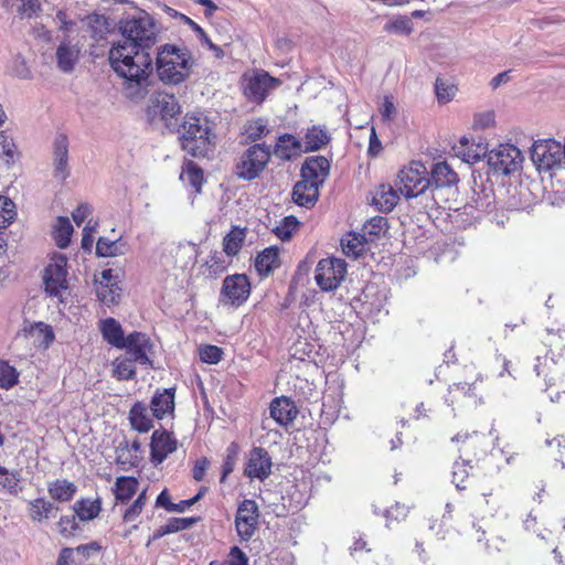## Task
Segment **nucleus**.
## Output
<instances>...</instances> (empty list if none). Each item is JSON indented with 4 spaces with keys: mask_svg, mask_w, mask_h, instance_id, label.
I'll list each match as a JSON object with an SVG mask.
<instances>
[{
    "mask_svg": "<svg viewBox=\"0 0 565 565\" xmlns=\"http://www.w3.org/2000/svg\"><path fill=\"white\" fill-rule=\"evenodd\" d=\"M108 61L116 75L122 79L121 92L126 98L139 103L149 95L153 71L150 50L114 41Z\"/></svg>",
    "mask_w": 565,
    "mask_h": 565,
    "instance_id": "1",
    "label": "nucleus"
},
{
    "mask_svg": "<svg viewBox=\"0 0 565 565\" xmlns=\"http://www.w3.org/2000/svg\"><path fill=\"white\" fill-rule=\"evenodd\" d=\"M181 149L193 158H210L215 149V135L206 117L186 114L178 128Z\"/></svg>",
    "mask_w": 565,
    "mask_h": 565,
    "instance_id": "2",
    "label": "nucleus"
},
{
    "mask_svg": "<svg viewBox=\"0 0 565 565\" xmlns=\"http://www.w3.org/2000/svg\"><path fill=\"white\" fill-rule=\"evenodd\" d=\"M195 64V58L186 46L164 44L157 50L156 71L164 84H181L190 77Z\"/></svg>",
    "mask_w": 565,
    "mask_h": 565,
    "instance_id": "3",
    "label": "nucleus"
},
{
    "mask_svg": "<svg viewBox=\"0 0 565 565\" xmlns=\"http://www.w3.org/2000/svg\"><path fill=\"white\" fill-rule=\"evenodd\" d=\"M121 38L117 42L150 50L158 41L159 30L153 18L141 10L135 15H128L119 22Z\"/></svg>",
    "mask_w": 565,
    "mask_h": 565,
    "instance_id": "4",
    "label": "nucleus"
},
{
    "mask_svg": "<svg viewBox=\"0 0 565 565\" xmlns=\"http://www.w3.org/2000/svg\"><path fill=\"white\" fill-rule=\"evenodd\" d=\"M397 179L398 191L407 200L419 198L423 205L428 202L430 180L427 177V169L422 162L412 161L409 166L399 171Z\"/></svg>",
    "mask_w": 565,
    "mask_h": 565,
    "instance_id": "5",
    "label": "nucleus"
},
{
    "mask_svg": "<svg viewBox=\"0 0 565 565\" xmlns=\"http://www.w3.org/2000/svg\"><path fill=\"white\" fill-rule=\"evenodd\" d=\"M67 275V257L62 254L52 257L43 271L44 290L49 297L64 301L68 292Z\"/></svg>",
    "mask_w": 565,
    "mask_h": 565,
    "instance_id": "6",
    "label": "nucleus"
},
{
    "mask_svg": "<svg viewBox=\"0 0 565 565\" xmlns=\"http://www.w3.org/2000/svg\"><path fill=\"white\" fill-rule=\"evenodd\" d=\"M270 156V146L264 142L248 147L236 163V175L246 181L256 179L266 168Z\"/></svg>",
    "mask_w": 565,
    "mask_h": 565,
    "instance_id": "7",
    "label": "nucleus"
},
{
    "mask_svg": "<svg viewBox=\"0 0 565 565\" xmlns=\"http://www.w3.org/2000/svg\"><path fill=\"white\" fill-rule=\"evenodd\" d=\"M430 188H429V200L424 203V209H434L439 206L441 198V191L444 189L451 191L457 188L459 181L458 174L454 169L445 161L433 163L430 168Z\"/></svg>",
    "mask_w": 565,
    "mask_h": 565,
    "instance_id": "8",
    "label": "nucleus"
},
{
    "mask_svg": "<svg viewBox=\"0 0 565 565\" xmlns=\"http://www.w3.org/2000/svg\"><path fill=\"white\" fill-rule=\"evenodd\" d=\"M532 160L540 170L565 168V145L562 146L555 140L535 142L532 148Z\"/></svg>",
    "mask_w": 565,
    "mask_h": 565,
    "instance_id": "9",
    "label": "nucleus"
},
{
    "mask_svg": "<svg viewBox=\"0 0 565 565\" xmlns=\"http://www.w3.org/2000/svg\"><path fill=\"white\" fill-rule=\"evenodd\" d=\"M347 274V264L343 259L329 257L319 260L315 280L323 291L337 289Z\"/></svg>",
    "mask_w": 565,
    "mask_h": 565,
    "instance_id": "10",
    "label": "nucleus"
},
{
    "mask_svg": "<svg viewBox=\"0 0 565 565\" xmlns=\"http://www.w3.org/2000/svg\"><path fill=\"white\" fill-rule=\"evenodd\" d=\"M250 295V282L245 274L226 276L220 291V302L225 306L239 307Z\"/></svg>",
    "mask_w": 565,
    "mask_h": 565,
    "instance_id": "11",
    "label": "nucleus"
},
{
    "mask_svg": "<svg viewBox=\"0 0 565 565\" xmlns=\"http://www.w3.org/2000/svg\"><path fill=\"white\" fill-rule=\"evenodd\" d=\"M523 157L513 145H500L488 153V164L495 173L511 174L521 168Z\"/></svg>",
    "mask_w": 565,
    "mask_h": 565,
    "instance_id": "12",
    "label": "nucleus"
},
{
    "mask_svg": "<svg viewBox=\"0 0 565 565\" xmlns=\"http://www.w3.org/2000/svg\"><path fill=\"white\" fill-rule=\"evenodd\" d=\"M281 81L270 76L266 71H256L245 77L244 94L248 100L263 103L268 94L281 85Z\"/></svg>",
    "mask_w": 565,
    "mask_h": 565,
    "instance_id": "13",
    "label": "nucleus"
},
{
    "mask_svg": "<svg viewBox=\"0 0 565 565\" xmlns=\"http://www.w3.org/2000/svg\"><path fill=\"white\" fill-rule=\"evenodd\" d=\"M259 511L254 500L245 499L237 508L235 527L242 541H249L258 524Z\"/></svg>",
    "mask_w": 565,
    "mask_h": 565,
    "instance_id": "14",
    "label": "nucleus"
},
{
    "mask_svg": "<svg viewBox=\"0 0 565 565\" xmlns=\"http://www.w3.org/2000/svg\"><path fill=\"white\" fill-rule=\"evenodd\" d=\"M126 356L140 365H152L150 355L153 353V343L150 337L143 332H131L126 337Z\"/></svg>",
    "mask_w": 565,
    "mask_h": 565,
    "instance_id": "15",
    "label": "nucleus"
},
{
    "mask_svg": "<svg viewBox=\"0 0 565 565\" xmlns=\"http://www.w3.org/2000/svg\"><path fill=\"white\" fill-rule=\"evenodd\" d=\"M273 461L268 451L263 447H254L247 457L244 475L249 479L264 481L271 473Z\"/></svg>",
    "mask_w": 565,
    "mask_h": 565,
    "instance_id": "16",
    "label": "nucleus"
},
{
    "mask_svg": "<svg viewBox=\"0 0 565 565\" xmlns=\"http://www.w3.org/2000/svg\"><path fill=\"white\" fill-rule=\"evenodd\" d=\"M178 441L171 433L166 429H156L151 436L150 460L154 466L164 461V459L177 450Z\"/></svg>",
    "mask_w": 565,
    "mask_h": 565,
    "instance_id": "17",
    "label": "nucleus"
},
{
    "mask_svg": "<svg viewBox=\"0 0 565 565\" xmlns=\"http://www.w3.org/2000/svg\"><path fill=\"white\" fill-rule=\"evenodd\" d=\"M68 138L64 134H57L53 141V175L61 181L70 175L68 169Z\"/></svg>",
    "mask_w": 565,
    "mask_h": 565,
    "instance_id": "18",
    "label": "nucleus"
},
{
    "mask_svg": "<svg viewBox=\"0 0 565 565\" xmlns=\"http://www.w3.org/2000/svg\"><path fill=\"white\" fill-rule=\"evenodd\" d=\"M330 171V162L323 156H313L303 162L300 175L309 181H316L318 185H322Z\"/></svg>",
    "mask_w": 565,
    "mask_h": 565,
    "instance_id": "19",
    "label": "nucleus"
},
{
    "mask_svg": "<svg viewBox=\"0 0 565 565\" xmlns=\"http://www.w3.org/2000/svg\"><path fill=\"white\" fill-rule=\"evenodd\" d=\"M270 417L280 426L291 424L298 415L295 403L285 396L276 397L270 403Z\"/></svg>",
    "mask_w": 565,
    "mask_h": 565,
    "instance_id": "20",
    "label": "nucleus"
},
{
    "mask_svg": "<svg viewBox=\"0 0 565 565\" xmlns=\"http://www.w3.org/2000/svg\"><path fill=\"white\" fill-rule=\"evenodd\" d=\"M319 186L316 181L301 178L292 189L294 202L303 207L313 206L319 198Z\"/></svg>",
    "mask_w": 565,
    "mask_h": 565,
    "instance_id": "21",
    "label": "nucleus"
},
{
    "mask_svg": "<svg viewBox=\"0 0 565 565\" xmlns=\"http://www.w3.org/2000/svg\"><path fill=\"white\" fill-rule=\"evenodd\" d=\"M174 396L175 388L173 387L157 391L150 402L152 416L157 419H163L166 416L172 415L174 412Z\"/></svg>",
    "mask_w": 565,
    "mask_h": 565,
    "instance_id": "22",
    "label": "nucleus"
},
{
    "mask_svg": "<svg viewBox=\"0 0 565 565\" xmlns=\"http://www.w3.org/2000/svg\"><path fill=\"white\" fill-rule=\"evenodd\" d=\"M25 337L33 340L34 344L47 349L55 339L53 328L44 322H25L23 330Z\"/></svg>",
    "mask_w": 565,
    "mask_h": 565,
    "instance_id": "23",
    "label": "nucleus"
},
{
    "mask_svg": "<svg viewBox=\"0 0 565 565\" xmlns=\"http://www.w3.org/2000/svg\"><path fill=\"white\" fill-rule=\"evenodd\" d=\"M494 192L491 186L483 184L477 185L472 189L470 201L466 207L475 209L480 213H488L494 209Z\"/></svg>",
    "mask_w": 565,
    "mask_h": 565,
    "instance_id": "24",
    "label": "nucleus"
},
{
    "mask_svg": "<svg viewBox=\"0 0 565 565\" xmlns=\"http://www.w3.org/2000/svg\"><path fill=\"white\" fill-rule=\"evenodd\" d=\"M362 307L365 311L374 313V318L380 316L384 310V302L386 296L376 284L367 285L362 291L361 297Z\"/></svg>",
    "mask_w": 565,
    "mask_h": 565,
    "instance_id": "25",
    "label": "nucleus"
},
{
    "mask_svg": "<svg viewBox=\"0 0 565 565\" xmlns=\"http://www.w3.org/2000/svg\"><path fill=\"white\" fill-rule=\"evenodd\" d=\"M79 53L77 44H72L67 40L62 41L55 53L57 67L64 73L72 72L79 58Z\"/></svg>",
    "mask_w": 565,
    "mask_h": 565,
    "instance_id": "26",
    "label": "nucleus"
},
{
    "mask_svg": "<svg viewBox=\"0 0 565 565\" xmlns=\"http://www.w3.org/2000/svg\"><path fill=\"white\" fill-rule=\"evenodd\" d=\"M302 152V143L294 135L284 134L278 137L273 153L281 160H291Z\"/></svg>",
    "mask_w": 565,
    "mask_h": 565,
    "instance_id": "27",
    "label": "nucleus"
},
{
    "mask_svg": "<svg viewBox=\"0 0 565 565\" xmlns=\"http://www.w3.org/2000/svg\"><path fill=\"white\" fill-rule=\"evenodd\" d=\"M58 510L60 508L55 505L54 502L45 500L44 498L28 501L29 518L36 523L54 518Z\"/></svg>",
    "mask_w": 565,
    "mask_h": 565,
    "instance_id": "28",
    "label": "nucleus"
},
{
    "mask_svg": "<svg viewBox=\"0 0 565 565\" xmlns=\"http://www.w3.org/2000/svg\"><path fill=\"white\" fill-rule=\"evenodd\" d=\"M103 339L117 349H124L126 337L120 323L114 318H106L99 322Z\"/></svg>",
    "mask_w": 565,
    "mask_h": 565,
    "instance_id": "29",
    "label": "nucleus"
},
{
    "mask_svg": "<svg viewBox=\"0 0 565 565\" xmlns=\"http://www.w3.org/2000/svg\"><path fill=\"white\" fill-rule=\"evenodd\" d=\"M279 248L270 246L257 254L255 269L260 276H268L275 268L279 267Z\"/></svg>",
    "mask_w": 565,
    "mask_h": 565,
    "instance_id": "30",
    "label": "nucleus"
},
{
    "mask_svg": "<svg viewBox=\"0 0 565 565\" xmlns=\"http://www.w3.org/2000/svg\"><path fill=\"white\" fill-rule=\"evenodd\" d=\"M398 193L391 184H381L374 192L373 204L382 212H391L399 200Z\"/></svg>",
    "mask_w": 565,
    "mask_h": 565,
    "instance_id": "31",
    "label": "nucleus"
},
{
    "mask_svg": "<svg viewBox=\"0 0 565 565\" xmlns=\"http://www.w3.org/2000/svg\"><path fill=\"white\" fill-rule=\"evenodd\" d=\"M156 107L158 108L161 118L167 122L168 127L172 125L171 121L181 110L175 96L168 93H159L156 96Z\"/></svg>",
    "mask_w": 565,
    "mask_h": 565,
    "instance_id": "32",
    "label": "nucleus"
},
{
    "mask_svg": "<svg viewBox=\"0 0 565 565\" xmlns=\"http://www.w3.org/2000/svg\"><path fill=\"white\" fill-rule=\"evenodd\" d=\"M77 487L66 479H56L47 483V492L52 500L68 502L76 494Z\"/></svg>",
    "mask_w": 565,
    "mask_h": 565,
    "instance_id": "33",
    "label": "nucleus"
},
{
    "mask_svg": "<svg viewBox=\"0 0 565 565\" xmlns=\"http://www.w3.org/2000/svg\"><path fill=\"white\" fill-rule=\"evenodd\" d=\"M131 427L139 433H147L153 427L152 417L145 404L137 402L129 412Z\"/></svg>",
    "mask_w": 565,
    "mask_h": 565,
    "instance_id": "34",
    "label": "nucleus"
},
{
    "mask_svg": "<svg viewBox=\"0 0 565 565\" xmlns=\"http://www.w3.org/2000/svg\"><path fill=\"white\" fill-rule=\"evenodd\" d=\"M330 139L331 137L326 128L312 126L311 128H308L305 134V151L310 152L320 150L330 141Z\"/></svg>",
    "mask_w": 565,
    "mask_h": 565,
    "instance_id": "35",
    "label": "nucleus"
},
{
    "mask_svg": "<svg viewBox=\"0 0 565 565\" xmlns=\"http://www.w3.org/2000/svg\"><path fill=\"white\" fill-rule=\"evenodd\" d=\"M100 501L90 499H79L73 504V511L79 521L87 522L94 520L100 512Z\"/></svg>",
    "mask_w": 565,
    "mask_h": 565,
    "instance_id": "36",
    "label": "nucleus"
},
{
    "mask_svg": "<svg viewBox=\"0 0 565 565\" xmlns=\"http://www.w3.org/2000/svg\"><path fill=\"white\" fill-rule=\"evenodd\" d=\"M369 241L363 234L350 233L341 239V247L348 257L356 259L365 250Z\"/></svg>",
    "mask_w": 565,
    "mask_h": 565,
    "instance_id": "37",
    "label": "nucleus"
},
{
    "mask_svg": "<svg viewBox=\"0 0 565 565\" xmlns=\"http://www.w3.org/2000/svg\"><path fill=\"white\" fill-rule=\"evenodd\" d=\"M20 482L21 472L19 470L10 471L0 466V492L17 495L22 490Z\"/></svg>",
    "mask_w": 565,
    "mask_h": 565,
    "instance_id": "38",
    "label": "nucleus"
},
{
    "mask_svg": "<svg viewBox=\"0 0 565 565\" xmlns=\"http://www.w3.org/2000/svg\"><path fill=\"white\" fill-rule=\"evenodd\" d=\"M138 480L135 477H118L115 482L116 500L126 503L138 490Z\"/></svg>",
    "mask_w": 565,
    "mask_h": 565,
    "instance_id": "39",
    "label": "nucleus"
},
{
    "mask_svg": "<svg viewBox=\"0 0 565 565\" xmlns=\"http://www.w3.org/2000/svg\"><path fill=\"white\" fill-rule=\"evenodd\" d=\"M270 132L268 120L265 118H257L247 121L243 127V136L245 142H255Z\"/></svg>",
    "mask_w": 565,
    "mask_h": 565,
    "instance_id": "40",
    "label": "nucleus"
},
{
    "mask_svg": "<svg viewBox=\"0 0 565 565\" xmlns=\"http://www.w3.org/2000/svg\"><path fill=\"white\" fill-rule=\"evenodd\" d=\"M73 225L66 216H58L53 226V237L60 248H66L71 243Z\"/></svg>",
    "mask_w": 565,
    "mask_h": 565,
    "instance_id": "41",
    "label": "nucleus"
},
{
    "mask_svg": "<svg viewBox=\"0 0 565 565\" xmlns=\"http://www.w3.org/2000/svg\"><path fill=\"white\" fill-rule=\"evenodd\" d=\"M87 30L95 41H99L109 32L110 24L104 14L94 13L87 17Z\"/></svg>",
    "mask_w": 565,
    "mask_h": 565,
    "instance_id": "42",
    "label": "nucleus"
},
{
    "mask_svg": "<svg viewBox=\"0 0 565 565\" xmlns=\"http://www.w3.org/2000/svg\"><path fill=\"white\" fill-rule=\"evenodd\" d=\"M228 265L230 260L227 256H224L223 252L218 250L212 252L204 264L206 274L211 278H216L218 275L223 274Z\"/></svg>",
    "mask_w": 565,
    "mask_h": 565,
    "instance_id": "43",
    "label": "nucleus"
},
{
    "mask_svg": "<svg viewBox=\"0 0 565 565\" xmlns=\"http://www.w3.org/2000/svg\"><path fill=\"white\" fill-rule=\"evenodd\" d=\"M387 218L384 216H374L365 222L362 234L369 242H374L381 237L387 230Z\"/></svg>",
    "mask_w": 565,
    "mask_h": 565,
    "instance_id": "44",
    "label": "nucleus"
},
{
    "mask_svg": "<svg viewBox=\"0 0 565 565\" xmlns=\"http://www.w3.org/2000/svg\"><path fill=\"white\" fill-rule=\"evenodd\" d=\"M181 179L194 188L196 192H200L203 183V170L195 162L189 160L183 164Z\"/></svg>",
    "mask_w": 565,
    "mask_h": 565,
    "instance_id": "45",
    "label": "nucleus"
},
{
    "mask_svg": "<svg viewBox=\"0 0 565 565\" xmlns=\"http://www.w3.org/2000/svg\"><path fill=\"white\" fill-rule=\"evenodd\" d=\"M299 224L300 223L296 216L289 215L284 217L279 224L273 228V232L279 239L287 242L292 237L294 233L297 232Z\"/></svg>",
    "mask_w": 565,
    "mask_h": 565,
    "instance_id": "46",
    "label": "nucleus"
},
{
    "mask_svg": "<svg viewBox=\"0 0 565 565\" xmlns=\"http://www.w3.org/2000/svg\"><path fill=\"white\" fill-rule=\"evenodd\" d=\"M122 244L119 239L110 241L106 237H99L96 243V255L99 257H114L124 254Z\"/></svg>",
    "mask_w": 565,
    "mask_h": 565,
    "instance_id": "47",
    "label": "nucleus"
},
{
    "mask_svg": "<svg viewBox=\"0 0 565 565\" xmlns=\"http://www.w3.org/2000/svg\"><path fill=\"white\" fill-rule=\"evenodd\" d=\"M78 519L75 513L72 515H62L57 522L58 533L64 537L77 536L82 529L76 521Z\"/></svg>",
    "mask_w": 565,
    "mask_h": 565,
    "instance_id": "48",
    "label": "nucleus"
},
{
    "mask_svg": "<svg viewBox=\"0 0 565 565\" xmlns=\"http://www.w3.org/2000/svg\"><path fill=\"white\" fill-rule=\"evenodd\" d=\"M19 382V373L17 369L9 364L8 361H0V388L10 390Z\"/></svg>",
    "mask_w": 565,
    "mask_h": 565,
    "instance_id": "49",
    "label": "nucleus"
},
{
    "mask_svg": "<svg viewBox=\"0 0 565 565\" xmlns=\"http://www.w3.org/2000/svg\"><path fill=\"white\" fill-rule=\"evenodd\" d=\"M243 241L244 233L242 231H231L223 239V253L227 257L235 256L239 252Z\"/></svg>",
    "mask_w": 565,
    "mask_h": 565,
    "instance_id": "50",
    "label": "nucleus"
},
{
    "mask_svg": "<svg viewBox=\"0 0 565 565\" xmlns=\"http://www.w3.org/2000/svg\"><path fill=\"white\" fill-rule=\"evenodd\" d=\"M17 215L13 201L8 198L0 196V228H6L12 223Z\"/></svg>",
    "mask_w": 565,
    "mask_h": 565,
    "instance_id": "51",
    "label": "nucleus"
},
{
    "mask_svg": "<svg viewBox=\"0 0 565 565\" xmlns=\"http://www.w3.org/2000/svg\"><path fill=\"white\" fill-rule=\"evenodd\" d=\"M238 456V446L235 443H232L226 448V456L224 458L223 465H222V476H221V482H224L227 476L233 472Z\"/></svg>",
    "mask_w": 565,
    "mask_h": 565,
    "instance_id": "52",
    "label": "nucleus"
},
{
    "mask_svg": "<svg viewBox=\"0 0 565 565\" xmlns=\"http://www.w3.org/2000/svg\"><path fill=\"white\" fill-rule=\"evenodd\" d=\"M384 31L395 34H408L412 31V21L406 17H398L387 21Z\"/></svg>",
    "mask_w": 565,
    "mask_h": 565,
    "instance_id": "53",
    "label": "nucleus"
},
{
    "mask_svg": "<svg viewBox=\"0 0 565 565\" xmlns=\"http://www.w3.org/2000/svg\"><path fill=\"white\" fill-rule=\"evenodd\" d=\"M435 92L439 103H448L456 93V87L447 81L438 77L435 83Z\"/></svg>",
    "mask_w": 565,
    "mask_h": 565,
    "instance_id": "54",
    "label": "nucleus"
},
{
    "mask_svg": "<svg viewBox=\"0 0 565 565\" xmlns=\"http://www.w3.org/2000/svg\"><path fill=\"white\" fill-rule=\"evenodd\" d=\"M469 477L468 460L456 461L452 468V483L457 489H466L465 481Z\"/></svg>",
    "mask_w": 565,
    "mask_h": 565,
    "instance_id": "55",
    "label": "nucleus"
},
{
    "mask_svg": "<svg viewBox=\"0 0 565 565\" xmlns=\"http://www.w3.org/2000/svg\"><path fill=\"white\" fill-rule=\"evenodd\" d=\"M120 288L115 286H96V295L100 302L110 306L117 301Z\"/></svg>",
    "mask_w": 565,
    "mask_h": 565,
    "instance_id": "56",
    "label": "nucleus"
},
{
    "mask_svg": "<svg viewBox=\"0 0 565 565\" xmlns=\"http://www.w3.org/2000/svg\"><path fill=\"white\" fill-rule=\"evenodd\" d=\"M135 364L130 358L126 356L122 360H117L115 372L120 380H131L136 375Z\"/></svg>",
    "mask_w": 565,
    "mask_h": 565,
    "instance_id": "57",
    "label": "nucleus"
},
{
    "mask_svg": "<svg viewBox=\"0 0 565 565\" xmlns=\"http://www.w3.org/2000/svg\"><path fill=\"white\" fill-rule=\"evenodd\" d=\"M409 512V508L405 504L396 502L391 508L386 509L383 513L386 519V526H390L392 521H404Z\"/></svg>",
    "mask_w": 565,
    "mask_h": 565,
    "instance_id": "58",
    "label": "nucleus"
},
{
    "mask_svg": "<svg viewBox=\"0 0 565 565\" xmlns=\"http://www.w3.org/2000/svg\"><path fill=\"white\" fill-rule=\"evenodd\" d=\"M147 501V491L143 490L135 500V502L125 511L124 520L126 522H131L137 519V516L141 513Z\"/></svg>",
    "mask_w": 565,
    "mask_h": 565,
    "instance_id": "59",
    "label": "nucleus"
},
{
    "mask_svg": "<svg viewBox=\"0 0 565 565\" xmlns=\"http://www.w3.org/2000/svg\"><path fill=\"white\" fill-rule=\"evenodd\" d=\"M117 462L120 465L136 466L138 462V456L130 454L129 443L122 441L116 448Z\"/></svg>",
    "mask_w": 565,
    "mask_h": 565,
    "instance_id": "60",
    "label": "nucleus"
},
{
    "mask_svg": "<svg viewBox=\"0 0 565 565\" xmlns=\"http://www.w3.org/2000/svg\"><path fill=\"white\" fill-rule=\"evenodd\" d=\"M223 351L221 348L206 344L200 349V359L204 363L216 364L222 359Z\"/></svg>",
    "mask_w": 565,
    "mask_h": 565,
    "instance_id": "61",
    "label": "nucleus"
},
{
    "mask_svg": "<svg viewBox=\"0 0 565 565\" xmlns=\"http://www.w3.org/2000/svg\"><path fill=\"white\" fill-rule=\"evenodd\" d=\"M18 12L22 18H32L41 10L40 0H18Z\"/></svg>",
    "mask_w": 565,
    "mask_h": 565,
    "instance_id": "62",
    "label": "nucleus"
},
{
    "mask_svg": "<svg viewBox=\"0 0 565 565\" xmlns=\"http://www.w3.org/2000/svg\"><path fill=\"white\" fill-rule=\"evenodd\" d=\"M199 519L196 518H171L168 520V526L170 529L171 534L177 533L182 530L190 529L193 526Z\"/></svg>",
    "mask_w": 565,
    "mask_h": 565,
    "instance_id": "63",
    "label": "nucleus"
},
{
    "mask_svg": "<svg viewBox=\"0 0 565 565\" xmlns=\"http://www.w3.org/2000/svg\"><path fill=\"white\" fill-rule=\"evenodd\" d=\"M226 565H248V557L238 546H233L230 550Z\"/></svg>",
    "mask_w": 565,
    "mask_h": 565,
    "instance_id": "64",
    "label": "nucleus"
}]
</instances>
